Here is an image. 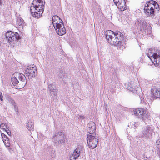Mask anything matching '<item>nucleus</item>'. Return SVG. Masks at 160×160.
<instances>
[{"instance_id":"nucleus-30","label":"nucleus","mask_w":160,"mask_h":160,"mask_svg":"<svg viewBox=\"0 0 160 160\" xmlns=\"http://www.w3.org/2000/svg\"><path fill=\"white\" fill-rule=\"evenodd\" d=\"M55 151L54 150H52L50 152V154L52 157L53 158H55L56 154L55 153Z\"/></svg>"},{"instance_id":"nucleus-38","label":"nucleus","mask_w":160,"mask_h":160,"mask_svg":"<svg viewBox=\"0 0 160 160\" xmlns=\"http://www.w3.org/2000/svg\"><path fill=\"white\" fill-rule=\"evenodd\" d=\"M2 3V0H0V5H1Z\"/></svg>"},{"instance_id":"nucleus-7","label":"nucleus","mask_w":160,"mask_h":160,"mask_svg":"<svg viewBox=\"0 0 160 160\" xmlns=\"http://www.w3.org/2000/svg\"><path fill=\"white\" fill-rule=\"evenodd\" d=\"M147 55L148 57L152 61V62L156 66L160 65V52H158L153 53Z\"/></svg>"},{"instance_id":"nucleus-11","label":"nucleus","mask_w":160,"mask_h":160,"mask_svg":"<svg viewBox=\"0 0 160 160\" xmlns=\"http://www.w3.org/2000/svg\"><path fill=\"white\" fill-rule=\"evenodd\" d=\"M42 7L44 9V7L42 0H33L31 7V8H33L35 10L38 11L40 10V9H42Z\"/></svg>"},{"instance_id":"nucleus-35","label":"nucleus","mask_w":160,"mask_h":160,"mask_svg":"<svg viewBox=\"0 0 160 160\" xmlns=\"http://www.w3.org/2000/svg\"><path fill=\"white\" fill-rule=\"evenodd\" d=\"M62 72H61V74H60V73L59 74H58V75L59 77L60 78H62V76H63V74H62Z\"/></svg>"},{"instance_id":"nucleus-10","label":"nucleus","mask_w":160,"mask_h":160,"mask_svg":"<svg viewBox=\"0 0 160 160\" xmlns=\"http://www.w3.org/2000/svg\"><path fill=\"white\" fill-rule=\"evenodd\" d=\"M48 89L50 92V97L51 100L54 101L57 98L56 88L55 86L52 84H49L48 86Z\"/></svg>"},{"instance_id":"nucleus-19","label":"nucleus","mask_w":160,"mask_h":160,"mask_svg":"<svg viewBox=\"0 0 160 160\" xmlns=\"http://www.w3.org/2000/svg\"><path fill=\"white\" fill-rule=\"evenodd\" d=\"M25 22L22 18L21 17L18 18L17 20V25L20 29H22L25 26Z\"/></svg>"},{"instance_id":"nucleus-18","label":"nucleus","mask_w":160,"mask_h":160,"mask_svg":"<svg viewBox=\"0 0 160 160\" xmlns=\"http://www.w3.org/2000/svg\"><path fill=\"white\" fill-rule=\"evenodd\" d=\"M57 33L59 35L62 36L66 33V30L64 28L63 23L61 24V27H56L55 28Z\"/></svg>"},{"instance_id":"nucleus-3","label":"nucleus","mask_w":160,"mask_h":160,"mask_svg":"<svg viewBox=\"0 0 160 160\" xmlns=\"http://www.w3.org/2000/svg\"><path fill=\"white\" fill-rule=\"evenodd\" d=\"M134 114L143 121L145 123L148 124L150 122L149 114L144 109L138 108L134 111Z\"/></svg>"},{"instance_id":"nucleus-23","label":"nucleus","mask_w":160,"mask_h":160,"mask_svg":"<svg viewBox=\"0 0 160 160\" xmlns=\"http://www.w3.org/2000/svg\"><path fill=\"white\" fill-rule=\"evenodd\" d=\"M136 24L138 25L142 29H145L147 26V23L143 21H138L136 22Z\"/></svg>"},{"instance_id":"nucleus-17","label":"nucleus","mask_w":160,"mask_h":160,"mask_svg":"<svg viewBox=\"0 0 160 160\" xmlns=\"http://www.w3.org/2000/svg\"><path fill=\"white\" fill-rule=\"evenodd\" d=\"M42 7V8H41L42 9H40V10H39L38 11L35 10L34 12H33L32 11L33 8H31V7L30 8V11L33 17L37 18H40L42 16V13L44 11V8L43 7Z\"/></svg>"},{"instance_id":"nucleus-2","label":"nucleus","mask_w":160,"mask_h":160,"mask_svg":"<svg viewBox=\"0 0 160 160\" xmlns=\"http://www.w3.org/2000/svg\"><path fill=\"white\" fill-rule=\"evenodd\" d=\"M123 38V34L118 31H116L113 37L107 41L112 45L121 47L123 46V42L122 41Z\"/></svg>"},{"instance_id":"nucleus-8","label":"nucleus","mask_w":160,"mask_h":160,"mask_svg":"<svg viewBox=\"0 0 160 160\" xmlns=\"http://www.w3.org/2000/svg\"><path fill=\"white\" fill-rule=\"evenodd\" d=\"M65 139V136L61 132H58L53 136V140L56 144L64 143Z\"/></svg>"},{"instance_id":"nucleus-36","label":"nucleus","mask_w":160,"mask_h":160,"mask_svg":"<svg viewBox=\"0 0 160 160\" xmlns=\"http://www.w3.org/2000/svg\"><path fill=\"white\" fill-rule=\"evenodd\" d=\"M1 136L3 138L7 136L5 134L2 133H1Z\"/></svg>"},{"instance_id":"nucleus-14","label":"nucleus","mask_w":160,"mask_h":160,"mask_svg":"<svg viewBox=\"0 0 160 160\" xmlns=\"http://www.w3.org/2000/svg\"><path fill=\"white\" fill-rule=\"evenodd\" d=\"M52 22L54 28L56 27H61V24H63L62 20L57 16H54L52 18Z\"/></svg>"},{"instance_id":"nucleus-37","label":"nucleus","mask_w":160,"mask_h":160,"mask_svg":"<svg viewBox=\"0 0 160 160\" xmlns=\"http://www.w3.org/2000/svg\"><path fill=\"white\" fill-rule=\"evenodd\" d=\"M9 139V138L7 136L6 137H5L3 138V141H4L7 140V139Z\"/></svg>"},{"instance_id":"nucleus-39","label":"nucleus","mask_w":160,"mask_h":160,"mask_svg":"<svg viewBox=\"0 0 160 160\" xmlns=\"http://www.w3.org/2000/svg\"><path fill=\"white\" fill-rule=\"evenodd\" d=\"M143 157L144 158H145V157L144 155H143Z\"/></svg>"},{"instance_id":"nucleus-29","label":"nucleus","mask_w":160,"mask_h":160,"mask_svg":"<svg viewBox=\"0 0 160 160\" xmlns=\"http://www.w3.org/2000/svg\"><path fill=\"white\" fill-rule=\"evenodd\" d=\"M3 142L4 143L6 147H9L10 146V144L9 142V139H7L5 141H4Z\"/></svg>"},{"instance_id":"nucleus-9","label":"nucleus","mask_w":160,"mask_h":160,"mask_svg":"<svg viewBox=\"0 0 160 160\" xmlns=\"http://www.w3.org/2000/svg\"><path fill=\"white\" fill-rule=\"evenodd\" d=\"M24 71V73L27 77H33L38 73L36 67L34 65L28 66Z\"/></svg>"},{"instance_id":"nucleus-26","label":"nucleus","mask_w":160,"mask_h":160,"mask_svg":"<svg viewBox=\"0 0 160 160\" xmlns=\"http://www.w3.org/2000/svg\"><path fill=\"white\" fill-rule=\"evenodd\" d=\"M6 99L9 103L13 106L15 104L14 100L9 95H7V96Z\"/></svg>"},{"instance_id":"nucleus-25","label":"nucleus","mask_w":160,"mask_h":160,"mask_svg":"<svg viewBox=\"0 0 160 160\" xmlns=\"http://www.w3.org/2000/svg\"><path fill=\"white\" fill-rule=\"evenodd\" d=\"M155 146L156 149L158 151V153L160 156V140L158 139L156 141Z\"/></svg>"},{"instance_id":"nucleus-27","label":"nucleus","mask_w":160,"mask_h":160,"mask_svg":"<svg viewBox=\"0 0 160 160\" xmlns=\"http://www.w3.org/2000/svg\"><path fill=\"white\" fill-rule=\"evenodd\" d=\"M8 128V126L7 125L6 123H2L0 125V128L4 131H5L6 129Z\"/></svg>"},{"instance_id":"nucleus-24","label":"nucleus","mask_w":160,"mask_h":160,"mask_svg":"<svg viewBox=\"0 0 160 160\" xmlns=\"http://www.w3.org/2000/svg\"><path fill=\"white\" fill-rule=\"evenodd\" d=\"M150 5H152L153 6V9L154 10L155 9H157V11H159V5L156 2L153 0H151L149 1Z\"/></svg>"},{"instance_id":"nucleus-22","label":"nucleus","mask_w":160,"mask_h":160,"mask_svg":"<svg viewBox=\"0 0 160 160\" xmlns=\"http://www.w3.org/2000/svg\"><path fill=\"white\" fill-rule=\"evenodd\" d=\"M114 35H115V32H114L111 30H108L105 33V38L107 40L113 37Z\"/></svg>"},{"instance_id":"nucleus-4","label":"nucleus","mask_w":160,"mask_h":160,"mask_svg":"<svg viewBox=\"0 0 160 160\" xmlns=\"http://www.w3.org/2000/svg\"><path fill=\"white\" fill-rule=\"evenodd\" d=\"M98 137L94 135L87 134V143L89 148L92 149L95 148L97 146L98 141Z\"/></svg>"},{"instance_id":"nucleus-5","label":"nucleus","mask_w":160,"mask_h":160,"mask_svg":"<svg viewBox=\"0 0 160 160\" xmlns=\"http://www.w3.org/2000/svg\"><path fill=\"white\" fill-rule=\"evenodd\" d=\"M5 36L7 40L10 44L20 39L21 38L18 33L11 31H8L6 33Z\"/></svg>"},{"instance_id":"nucleus-34","label":"nucleus","mask_w":160,"mask_h":160,"mask_svg":"<svg viewBox=\"0 0 160 160\" xmlns=\"http://www.w3.org/2000/svg\"><path fill=\"white\" fill-rule=\"evenodd\" d=\"M78 118L79 119H83L85 118V116H79Z\"/></svg>"},{"instance_id":"nucleus-28","label":"nucleus","mask_w":160,"mask_h":160,"mask_svg":"<svg viewBox=\"0 0 160 160\" xmlns=\"http://www.w3.org/2000/svg\"><path fill=\"white\" fill-rule=\"evenodd\" d=\"M27 128L29 131L32 130L34 128L33 124L31 122H29L28 123V125H27Z\"/></svg>"},{"instance_id":"nucleus-20","label":"nucleus","mask_w":160,"mask_h":160,"mask_svg":"<svg viewBox=\"0 0 160 160\" xmlns=\"http://www.w3.org/2000/svg\"><path fill=\"white\" fill-rule=\"evenodd\" d=\"M116 5L121 11H124L127 9L125 0L120 1L119 3H118Z\"/></svg>"},{"instance_id":"nucleus-33","label":"nucleus","mask_w":160,"mask_h":160,"mask_svg":"<svg viewBox=\"0 0 160 160\" xmlns=\"http://www.w3.org/2000/svg\"><path fill=\"white\" fill-rule=\"evenodd\" d=\"M3 96L2 95V93L1 92H0V99L1 101H3V99H2Z\"/></svg>"},{"instance_id":"nucleus-15","label":"nucleus","mask_w":160,"mask_h":160,"mask_svg":"<svg viewBox=\"0 0 160 160\" xmlns=\"http://www.w3.org/2000/svg\"><path fill=\"white\" fill-rule=\"evenodd\" d=\"M127 89L134 93L136 92L140 89L138 86L136 85V83L134 81H130L127 85Z\"/></svg>"},{"instance_id":"nucleus-16","label":"nucleus","mask_w":160,"mask_h":160,"mask_svg":"<svg viewBox=\"0 0 160 160\" xmlns=\"http://www.w3.org/2000/svg\"><path fill=\"white\" fill-rule=\"evenodd\" d=\"M96 127L95 123L91 122L88 123L87 125V131L89 133V135L93 134V132L96 130Z\"/></svg>"},{"instance_id":"nucleus-13","label":"nucleus","mask_w":160,"mask_h":160,"mask_svg":"<svg viewBox=\"0 0 160 160\" xmlns=\"http://www.w3.org/2000/svg\"><path fill=\"white\" fill-rule=\"evenodd\" d=\"M153 129L152 127L147 126L142 132V138L147 139L151 136V133Z\"/></svg>"},{"instance_id":"nucleus-31","label":"nucleus","mask_w":160,"mask_h":160,"mask_svg":"<svg viewBox=\"0 0 160 160\" xmlns=\"http://www.w3.org/2000/svg\"><path fill=\"white\" fill-rule=\"evenodd\" d=\"M4 131L6 132L7 134H8L9 136H11V131L10 130H9L8 128L6 129Z\"/></svg>"},{"instance_id":"nucleus-1","label":"nucleus","mask_w":160,"mask_h":160,"mask_svg":"<svg viewBox=\"0 0 160 160\" xmlns=\"http://www.w3.org/2000/svg\"><path fill=\"white\" fill-rule=\"evenodd\" d=\"M11 81L14 86L22 84V87L24 86L26 84V78L25 76L18 72H14L12 75Z\"/></svg>"},{"instance_id":"nucleus-32","label":"nucleus","mask_w":160,"mask_h":160,"mask_svg":"<svg viewBox=\"0 0 160 160\" xmlns=\"http://www.w3.org/2000/svg\"><path fill=\"white\" fill-rule=\"evenodd\" d=\"M14 107V109L16 112H18V106L15 104L13 105Z\"/></svg>"},{"instance_id":"nucleus-12","label":"nucleus","mask_w":160,"mask_h":160,"mask_svg":"<svg viewBox=\"0 0 160 160\" xmlns=\"http://www.w3.org/2000/svg\"><path fill=\"white\" fill-rule=\"evenodd\" d=\"M83 151L82 146L78 145L73 151L72 155H71V160H75L77 158L80 156L81 153Z\"/></svg>"},{"instance_id":"nucleus-6","label":"nucleus","mask_w":160,"mask_h":160,"mask_svg":"<svg viewBox=\"0 0 160 160\" xmlns=\"http://www.w3.org/2000/svg\"><path fill=\"white\" fill-rule=\"evenodd\" d=\"M152 5L148 1L145 5L144 11L146 15L149 18H153L155 15V10L153 9Z\"/></svg>"},{"instance_id":"nucleus-21","label":"nucleus","mask_w":160,"mask_h":160,"mask_svg":"<svg viewBox=\"0 0 160 160\" xmlns=\"http://www.w3.org/2000/svg\"><path fill=\"white\" fill-rule=\"evenodd\" d=\"M151 92L155 98H160V88L157 89L153 87L151 89Z\"/></svg>"}]
</instances>
